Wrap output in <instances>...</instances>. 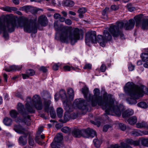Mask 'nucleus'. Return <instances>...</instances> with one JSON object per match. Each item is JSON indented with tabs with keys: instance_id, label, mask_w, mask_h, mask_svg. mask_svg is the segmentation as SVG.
<instances>
[{
	"instance_id": "1",
	"label": "nucleus",
	"mask_w": 148,
	"mask_h": 148,
	"mask_svg": "<svg viewBox=\"0 0 148 148\" xmlns=\"http://www.w3.org/2000/svg\"><path fill=\"white\" fill-rule=\"evenodd\" d=\"M4 20L5 22L0 18V34L3 31V36L6 39L9 38L8 34L6 32H13L16 27L17 28L23 27L24 30L25 32L34 33L37 32L36 23L33 21L28 20L27 19L18 22L17 25L16 21L12 19L9 15H7L5 16Z\"/></svg>"
},
{
	"instance_id": "2",
	"label": "nucleus",
	"mask_w": 148,
	"mask_h": 148,
	"mask_svg": "<svg viewBox=\"0 0 148 148\" xmlns=\"http://www.w3.org/2000/svg\"><path fill=\"white\" fill-rule=\"evenodd\" d=\"M94 95L92 96L89 93V101H90L92 106H95L97 104L102 107L103 109L105 110L106 114L112 115L114 113L117 116H119L121 115V112L117 106L114 105L115 100L112 99V95L105 92L103 95V100L102 97L99 96L100 91L97 88H95L93 90Z\"/></svg>"
},
{
	"instance_id": "3",
	"label": "nucleus",
	"mask_w": 148,
	"mask_h": 148,
	"mask_svg": "<svg viewBox=\"0 0 148 148\" xmlns=\"http://www.w3.org/2000/svg\"><path fill=\"white\" fill-rule=\"evenodd\" d=\"M62 29L66 30L63 32L60 36V39L62 42L68 43L69 40L72 45L77 42V40L83 38V30L77 28H72L71 26H65Z\"/></svg>"
},
{
	"instance_id": "4",
	"label": "nucleus",
	"mask_w": 148,
	"mask_h": 148,
	"mask_svg": "<svg viewBox=\"0 0 148 148\" xmlns=\"http://www.w3.org/2000/svg\"><path fill=\"white\" fill-rule=\"evenodd\" d=\"M146 88L145 86L133 87L130 83H127L124 87V90L130 97L126 99L127 101L130 104H136L137 102L136 99L140 97H143L144 93V90Z\"/></svg>"
},
{
	"instance_id": "5",
	"label": "nucleus",
	"mask_w": 148,
	"mask_h": 148,
	"mask_svg": "<svg viewBox=\"0 0 148 148\" xmlns=\"http://www.w3.org/2000/svg\"><path fill=\"white\" fill-rule=\"evenodd\" d=\"M111 39V36L107 31H104L103 37L101 35H99L98 36L97 39L96 37V32L92 31L88 32L86 34L85 42L88 46L90 45L91 42L94 43H97L98 42L101 46L104 47L106 43Z\"/></svg>"
},
{
	"instance_id": "6",
	"label": "nucleus",
	"mask_w": 148,
	"mask_h": 148,
	"mask_svg": "<svg viewBox=\"0 0 148 148\" xmlns=\"http://www.w3.org/2000/svg\"><path fill=\"white\" fill-rule=\"evenodd\" d=\"M26 103L25 104L27 111L30 113H34L35 110L34 106L38 110H41L43 108L42 103L40 100V98L38 95H35L32 98L28 97L26 99Z\"/></svg>"
},
{
	"instance_id": "7",
	"label": "nucleus",
	"mask_w": 148,
	"mask_h": 148,
	"mask_svg": "<svg viewBox=\"0 0 148 148\" xmlns=\"http://www.w3.org/2000/svg\"><path fill=\"white\" fill-rule=\"evenodd\" d=\"M13 129L17 133L24 135L23 137L21 136L19 138L18 143L21 145H25L27 142V137L29 134L28 128H24L20 125H15Z\"/></svg>"
},
{
	"instance_id": "8",
	"label": "nucleus",
	"mask_w": 148,
	"mask_h": 148,
	"mask_svg": "<svg viewBox=\"0 0 148 148\" xmlns=\"http://www.w3.org/2000/svg\"><path fill=\"white\" fill-rule=\"evenodd\" d=\"M124 27V23L122 22H117L116 25L112 26L109 30L114 38L119 36L121 38H124V35L121 29Z\"/></svg>"
},
{
	"instance_id": "9",
	"label": "nucleus",
	"mask_w": 148,
	"mask_h": 148,
	"mask_svg": "<svg viewBox=\"0 0 148 148\" xmlns=\"http://www.w3.org/2000/svg\"><path fill=\"white\" fill-rule=\"evenodd\" d=\"M137 26H140L141 28L143 30L148 29V19H143V15L140 14L135 16L134 18Z\"/></svg>"
},
{
	"instance_id": "10",
	"label": "nucleus",
	"mask_w": 148,
	"mask_h": 148,
	"mask_svg": "<svg viewBox=\"0 0 148 148\" xmlns=\"http://www.w3.org/2000/svg\"><path fill=\"white\" fill-rule=\"evenodd\" d=\"M63 136L61 133H58L56 137L55 138L53 141L51 145L52 148H64V146L60 143L62 140Z\"/></svg>"
},
{
	"instance_id": "11",
	"label": "nucleus",
	"mask_w": 148,
	"mask_h": 148,
	"mask_svg": "<svg viewBox=\"0 0 148 148\" xmlns=\"http://www.w3.org/2000/svg\"><path fill=\"white\" fill-rule=\"evenodd\" d=\"M84 100L82 99H76L74 102V104L79 109L86 112L88 110L87 106Z\"/></svg>"
},
{
	"instance_id": "12",
	"label": "nucleus",
	"mask_w": 148,
	"mask_h": 148,
	"mask_svg": "<svg viewBox=\"0 0 148 148\" xmlns=\"http://www.w3.org/2000/svg\"><path fill=\"white\" fill-rule=\"evenodd\" d=\"M82 136L83 137L88 138L90 137H93L96 135V132L90 128L81 130Z\"/></svg>"
},
{
	"instance_id": "13",
	"label": "nucleus",
	"mask_w": 148,
	"mask_h": 148,
	"mask_svg": "<svg viewBox=\"0 0 148 148\" xmlns=\"http://www.w3.org/2000/svg\"><path fill=\"white\" fill-rule=\"evenodd\" d=\"M59 94L62 98L63 102L67 105L69 102V100L66 95L65 91L64 90H61L59 92Z\"/></svg>"
},
{
	"instance_id": "14",
	"label": "nucleus",
	"mask_w": 148,
	"mask_h": 148,
	"mask_svg": "<svg viewBox=\"0 0 148 148\" xmlns=\"http://www.w3.org/2000/svg\"><path fill=\"white\" fill-rule=\"evenodd\" d=\"M38 22L41 25L43 26H46L48 23L47 17L43 15H41L38 18Z\"/></svg>"
},
{
	"instance_id": "15",
	"label": "nucleus",
	"mask_w": 148,
	"mask_h": 148,
	"mask_svg": "<svg viewBox=\"0 0 148 148\" xmlns=\"http://www.w3.org/2000/svg\"><path fill=\"white\" fill-rule=\"evenodd\" d=\"M135 24V22L134 20L130 19L128 22L125 23L124 27L126 30L131 29L134 28Z\"/></svg>"
},
{
	"instance_id": "16",
	"label": "nucleus",
	"mask_w": 148,
	"mask_h": 148,
	"mask_svg": "<svg viewBox=\"0 0 148 148\" xmlns=\"http://www.w3.org/2000/svg\"><path fill=\"white\" fill-rule=\"evenodd\" d=\"M44 103L45 104V110L48 113L49 110L50 113L55 112L53 107H51L49 108V106L51 104V101L49 99L47 100H45L44 101Z\"/></svg>"
},
{
	"instance_id": "17",
	"label": "nucleus",
	"mask_w": 148,
	"mask_h": 148,
	"mask_svg": "<svg viewBox=\"0 0 148 148\" xmlns=\"http://www.w3.org/2000/svg\"><path fill=\"white\" fill-rule=\"evenodd\" d=\"M125 142L126 143H124L128 146H130L127 145V144L136 146H138L139 145L140 140H133L131 139H127L125 140ZM123 143H124V142Z\"/></svg>"
},
{
	"instance_id": "18",
	"label": "nucleus",
	"mask_w": 148,
	"mask_h": 148,
	"mask_svg": "<svg viewBox=\"0 0 148 148\" xmlns=\"http://www.w3.org/2000/svg\"><path fill=\"white\" fill-rule=\"evenodd\" d=\"M147 53H144L140 55L143 61L146 62L145 63L143 66L145 68H148V48L147 49Z\"/></svg>"
},
{
	"instance_id": "19",
	"label": "nucleus",
	"mask_w": 148,
	"mask_h": 148,
	"mask_svg": "<svg viewBox=\"0 0 148 148\" xmlns=\"http://www.w3.org/2000/svg\"><path fill=\"white\" fill-rule=\"evenodd\" d=\"M17 109L19 112L23 115L24 116L27 114L26 110L24 106L21 103H18Z\"/></svg>"
},
{
	"instance_id": "20",
	"label": "nucleus",
	"mask_w": 148,
	"mask_h": 148,
	"mask_svg": "<svg viewBox=\"0 0 148 148\" xmlns=\"http://www.w3.org/2000/svg\"><path fill=\"white\" fill-rule=\"evenodd\" d=\"M21 66L13 65L10 66L9 68L4 69V70L7 72H10L16 71H19L22 68Z\"/></svg>"
},
{
	"instance_id": "21",
	"label": "nucleus",
	"mask_w": 148,
	"mask_h": 148,
	"mask_svg": "<svg viewBox=\"0 0 148 148\" xmlns=\"http://www.w3.org/2000/svg\"><path fill=\"white\" fill-rule=\"evenodd\" d=\"M72 135L75 138H79L82 136L81 130L79 129H74L72 132Z\"/></svg>"
},
{
	"instance_id": "22",
	"label": "nucleus",
	"mask_w": 148,
	"mask_h": 148,
	"mask_svg": "<svg viewBox=\"0 0 148 148\" xmlns=\"http://www.w3.org/2000/svg\"><path fill=\"white\" fill-rule=\"evenodd\" d=\"M82 92L84 95V98L89 101L88 88L86 86H84L82 89Z\"/></svg>"
},
{
	"instance_id": "23",
	"label": "nucleus",
	"mask_w": 148,
	"mask_h": 148,
	"mask_svg": "<svg viewBox=\"0 0 148 148\" xmlns=\"http://www.w3.org/2000/svg\"><path fill=\"white\" fill-rule=\"evenodd\" d=\"M134 114V111L132 110H128L124 111L122 114V116L124 118L132 115Z\"/></svg>"
},
{
	"instance_id": "24",
	"label": "nucleus",
	"mask_w": 148,
	"mask_h": 148,
	"mask_svg": "<svg viewBox=\"0 0 148 148\" xmlns=\"http://www.w3.org/2000/svg\"><path fill=\"white\" fill-rule=\"evenodd\" d=\"M67 92L69 95V101L72 100L73 99L74 93L73 90L72 88H69L67 89Z\"/></svg>"
},
{
	"instance_id": "25",
	"label": "nucleus",
	"mask_w": 148,
	"mask_h": 148,
	"mask_svg": "<svg viewBox=\"0 0 148 148\" xmlns=\"http://www.w3.org/2000/svg\"><path fill=\"white\" fill-rule=\"evenodd\" d=\"M86 12V10L85 8H80L77 11V12L79 14V16L81 18H83L84 16L83 14Z\"/></svg>"
},
{
	"instance_id": "26",
	"label": "nucleus",
	"mask_w": 148,
	"mask_h": 148,
	"mask_svg": "<svg viewBox=\"0 0 148 148\" xmlns=\"http://www.w3.org/2000/svg\"><path fill=\"white\" fill-rule=\"evenodd\" d=\"M1 9L4 11L11 12L12 11L16 10V8L15 7H10L9 6H6L2 7Z\"/></svg>"
},
{
	"instance_id": "27",
	"label": "nucleus",
	"mask_w": 148,
	"mask_h": 148,
	"mask_svg": "<svg viewBox=\"0 0 148 148\" xmlns=\"http://www.w3.org/2000/svg\"><path fill=\"white\" fill-rule=\"evenodd\" d=\"M137 119L135 116H133L127 120L128 123L131 125L134 124L136 122Z\"/></svg>"
},
{
	"instance_id": "28",
	"label": "nucleus",
	"mask_w": 148,
	"mask_h": 148,
	"mask_svg": "<svg viewBox=\"0 0 148 148\" xmlns=\"http://www.w3.org/2000/svg\"><path fill=\"white\" fill-rule=\"evenodd\" d=\"M57 115L58 117L59 118H62L63 115V110L60 108H58L56 110Z\"/></svg>"
},
{
	"instance_id": "29",
	"label": "nucleus",
	"mask_w": 148,
	"mask_h": 148,
	"mask_svg": "<svg viewBox=\"0 0 148 148\" xmlns=\"http://www.w3.org/2000/svg\"><path fill=\"white\" fill-rule=\"evenodd\" d=\"M69 113L68 112L65 113L64 116V120L60 119V121L62 123H65L69 121Z\"/></svg>"
},
{
	"instance_id": "30",
	"label": "nucleus",
	"mask_w": 148,
	"mask_h": 148,
	"mask_svg": "<svg viewBox=\"0 0 148 148\" xmlns=\"http://www.w3.org/2000/svg\"><path fill=\"white\" fill-rule=\"evenodd\" d=\"M12 120L11 119L8 118H5L3 121L4 124L7 126L10 125L12 123Z\"/></svg>"
},
{
	"instance_id": "31",
	"label": "nucleus",
	"mask_w": 148,
	"mask_h": 148,
	"mask_svg": "<svg viewBox=\"0 0 148 148\" xmlns=\"http://www.w3.org/2000/svg\"><path fill=\"white\" fill-rule=\"evenodd\" d=\"M146 123L145 122H142L140 123H138L136 124V127L138 128H146Z\"/></svg>"
},
{
	"instance_id": "32",
	"label": "nucleus",
	"mask_w": 148,
	"mask_h": 148,
	"mask_svg": "<svg viewBox=\"0 0 148 148\" xmlns=\"http://www.w3.org/2000/svg\"><path fill=\"white\" fill-rule=\"evenodd\" d=\"M95 146L97 148H99L101 144V142L98 139H94L93 140Z\"/></svg>"
},
{
	"instance_id": "33",
	"label": "nucleus",
	"mask_w": 148,
	"mask_h": 148,
	"mask_svg": "<svg viewBox=\"0 0 148 148\" xmlns=\"http://www.w3.org/2000/svg\"><path fill=\"white\" fill-rule=\"evenodd\" d=\"M64 4L67 6L72 7L74 5V3L72 1L67 0L65 1Z\"/></svg>"
},
{
	"instance_id": "34",
	"label": "nucleus",
	"mask_w": 148,
	"mask_h": 148,
	"mask_svg": "<svg viewBox=\"0 0 148 148\" xmlns=\"http://www.w3.org/2000/svg\"><path fill=\"white\" fill-rule=\"evenodd\" d=\"M137 105L138 107L143 108H146L148 107L147 104L144 102H141L138 103Z\"/></svg>"
},
{
	"instance_id": "35",
	"label": "nucleus",
	"mask_w": 148,
	"mask_h": 148,
	"mask_svg": "<svg viewBox=\"0 0 148 148\" xmlns=\"http://www.w3.org/2000/svg\"><path fill=\"white\" fill-rule=\"evenodd\" d=\"M71 69L73 70H75L76 69H77V68H74L73 66L70 67L68 65L64 66L63 67V69L64 71H70Z\"/></svg>"
},
{
	"instance_id": "36",
	"label": "nucleus",
	"mask_w": 148,
	"mask_h": 148,
	"mask_svg": "<svg viewBox=\"0 0 148 148\" xmlns=\"http://www.w3.org/2000/svg\"><path fill=\"white\" fill-rule=\"evenodd\" d=\"M141 142L143 145L147 147H148V138L143 139Z\"/></svg>"
},
{
	"instance_id": "37",
	"label": "nucleus",
	"mask_w": 148,
	"mask_h": 148,
	"mask_svg": "<svg viewBox=\"0 0 148 148\" xmlns=\"http://www.w3.org/2000/svg\"><path fill=\"white\" fill-rule=\"evenodd\" d=\"M11 116L13 118H16L18 114L17 111L15 110H12L10 112Z\"/></svg>"
},
{
	"instance_id": "38",
	"label": "nucleus",
	"mask_w": 148,
	"mask_h": 148,
	"mask_svg": "<svg viewBox=\"0 0 148 148\" xmlns=\"http://www.w3.org/2000/svg\"><path fill=\"white\" fill-rule=\"evenodd\" d=\"M61 130L62 132L65 133H68L71 132L69 128L67 127H63L61 129Z\"/></svg>"
},
{
	"instance_id": "39",
	"label": "nucleus",
	"mask_w": 148,
	"mask_h": 148,
	"mask_svg": "<svg viewBox=\"0 0 148 148\" xmlns=\"http://www.w3.org/2000/svg\"><path fill=\"white\" fill-rule=\"evenodd\" d=\"M24 122L27 125H29L30 124V116H27L24 119Z\"/></svg>"
},
{
	"instance_id": "40",
	"label": "nucleus",
	"mask_w": 148,
	"mask_h": 148,
	"mask_svg": "<svg viewBox=\"0 0 148 148\" xmlns=\"http://www.w3.org/2000/svg\"><path fill=\"white\" fill-rule=\"evenodd\" d=\"M26 73L28 75L29 77L30 76L34 75L35 74V71L32 69H29L26 71Z\"/></svg>"
},
{
	"instance_id": "41",
	"label": "nucleus",
	"mask_w": 148,
	"mask_h": 148,
	"mask_svg": "<svg viewBox=\"0 0 148 148\" xmlns=\"http://www.w3.org/2000/svg\"><path fill=\"white\" fill-rule=\"evenodd\" d=\"M31 7L29 6H25L22 7V10L25 11L26 12H28L30 10Z\"/></svg>"
},
{
	"instance_id": "42",
	"label": "nucleus",
	"mask_w": 148,
	"mask_h": 148,
	"mask_svg": "<svg viewBox=\"0 0 148 148\" xmlns=\"http://www.w3.org/2000/svg\"><path fill=\"white\" fill-rule=\"evenodd\" d=\"M119 126L121 130L122 131H124L126 129V126L123 123H120L119 124Z\"/></svg>"
},
{
	"instance_id": "43",
	"label": "nucleus",
	"mask_w": 148,
	"mask_h": 148,
	"mask_svg": "<svg viewBox=\"0 0 148 148\" xmlns=\"http://www.w3.org/2000/svg\"><path fill=\"white\" fill-rule=\"evenodd\" d=\"M92 68V65L90 64H85L83 69H90Z\"/></svg>"
},
{
	"instance_id": "44",
	"label": "nucleus",
	"mask_w": 148,
	"mask_h": 148,
	"mask_svg": "<svg viewBox=\"0 0 148 148\" xmlns=\"http://www.w3.org/2000/svg\"><path fill=\"white\" fill-rule=\"evenodd\" d=\"M29 145L32 146L34 145V143L33 139L30 136L29 138Z\"/></svg>"
},
{
	"instance_id": "45",
	"label": "nucleus",
	"mask_w": 148,
	"mask_h": 148,
	"mask_svg": "<svg viewBox=\"0 0 148 148\" xmlns=\"http://www.w3.org/2000/svg\"><path fill=\"white\" fill-rule=\"evenodd\" d=\"M60 65V64L59 63L55 64L53 66V69L55 71H57L58 70L59 66Z\"/></svg>"
},
{
	"instance_id": "46",
	"label": "nucleus",
	"mask_w": 148,
	"mask_h": 148,
	"mask_svg": "<svg viewBox=\"0 0 148 148\" xmlns=\"http://www.w3.org/2000/svg\"><path fill=\"white\" fill-rule=\"evenodd\" d=\"M15 96L21 99H22L23 97L21 93L18 92H16L14 93Z\"/></svg>"
},
{
	"instance_id": "47",
	"label": "nucleus",
	"mask_w": 148,
	"mask_h": 148,
	"mask_svg": "<svg viewBox=\"0 0 148 148\" xmlns=\"http://www.w3.org/2000/svg\"><path fill=\"white\" fill-rule=\"evenodd\" d=\"M36 141L39 144L41 145L42 144V141L40 140L39 136H37L35 138Z\"/></svg>"
},
{
	"instance_id": "48",
	"label": "nucleus",
	"mask_w": 148,
	"mask_h": 148,
	"mask_svg": "<svg viewBox=\"0 0 148 148\" xmlns=\"http://www.w3.org/2000/svg\"><path fill=\"white\" fill-rule=\"evenodd\" d=\"M65 23L68 25H71L72 24L71 21L69 19H67L65 20Z\"/></svg>"
},
{
	"instance_id": "49",
	"label": "nucleus",
	"mask_w": 148,
	"mask_h": 148,
	"mask_svg": "<svg viewBox=\"0 0 148 148\" xmlns=\"http://www.w3.org/2000/svg\"><path fill=\"white\" fill-rule=\"evenodd\" d=\"M110 127V126L109 125H105L103 127V131L105 132H106L108 128Z\"/></svg>"
},
{
	"instance_id": "50",
	"label": "nucleus",
	"mask_w": 148,
	"mask_h": 148,
	"mask_svg": "<svg viewBox=\"0 0 148 148\" xmlns=\"http://www.w3.org/2000/svg\"><path fill=\"white\" fill-rule=\"evenodd\" d=\"M61 16V15L59 14L56 13L54 14L53 17L55 19H57L60 18Z\"/></svg>"
},
{
	"instance_id": "51",
	"label": "nucleus",
	"mask_w": 148,
	"mask_h": 148,
	"mask_svg": "<svg viewBox=\"0 0 148 148\" xmlns=\"http://www.w3.org/2000/svg\"><path fill=\"white\" fill-rule=\"evenodd\" d=\"M106 69V66L104 64L101 65L100 67V70L102 72H104Z\"/></svg>"
},
{
	"instance_id": "52",
	"label": "nucleus",
	"mask_w": 148,
	"mask_h": 148,
	"mask_svg": "<svg viewBox=\"0 0 148 148\" xmlns=\"http://www.w3.org/2000/svg\"><path fill=\"white\" fill-rule=\"evenodd\" d=\"M40 70L42 71L43 72L45 73L47 71V69L45 67L42 66L40 68Z\"/></svg>"
},
{
	"instance_id": "53",
	"label": "nucleus",
	"mask_w": 148,
	"mask_h": 148,
	"mask_svg": "<svg viewBox=\"0 0 148 148\" xmlns=\"http://www.w3.org/2000/svg\"><path fill=\"white\" fill-rule=\"evenodd\" d=\"M111 9L114 10H117L119 8L116 5H113L111 7Z\"/></svg>"
},
{
	"instance_id": "54",
	"label": "nucleus",
	"mask_w": 148,
	"mask_h": 148,
	"mask_svg": "<svg viewBox=\"0 0 148 148\" xmlns=\"http://www.w3.org/2000/svg\"><path fill=\"white\" fill-rule=\"evenodd\" d=\"M134 68V66L131 64H130L128 67V69L130 71H133Z\"/></svg>"
},
{
	"instance_id": "55",
	"label": "nucleus",
	"mask_w": 148,
	"mask_h": 148,
	"mask_svg": "<svg viewBox=\"0 0 148 148\" xmlns=\"http://www.w3.org/2000/svg\"><path fill=\"white\" fill-rule=\"evenodd\" d=\"M109 10V8H106L103 11L102 14L103 16H105L106 15V12L107 11Z\"/></svg>"
},
{
	"instance_id": "56",
	"label": "nucleus",
	"mask_w": 148,
	"mask_h": 148,
	"mask_svg": "<svg viewBox=\"0 0 148 148\" xmlns=\"http://www.w3.org/2000/svg\"><path fill=\"white\" fill-rule=\"evenodd\" d=\"M43 130V127H40L38 129V132H37V133L38 134H40L42 132Z\"/></svg>"
},
{
	"instance_id": "57",
	"label": "nucleus",
	"mask_w": 148,
	"mask_h": 148,
	"mask_svg": "<svg viewBox=\"0 0 148 148\" xmlns=\"http://www.w3.org/2000/svg\"><path fill=\"white\" fill-rule=\"evenodd\" d=\"M22 75L23 78L24 79H27L29 77L27 73L25 74H23Z\"/></svg>"
},
{
	"instance_id": "58",
	"label": "nucleus",
	"mask_w": 148,
	"mask_h": 148,
	"mask_svg": "<svg viewBox=\"0 0 148 148\" xmlns=\"http://www.w3.org/2000/svg\"><path fill=\"white\" fill-rule=\"evenodd\" d=\"M51 117L53 119H54L56 118V114L55 112L50 113Z\"/></svg>"
},
{
	"instance_id": "59",
	"label": "nucleus",
	"mask_w": 148,
	"mask_h": 148,
	"mask_svg": "<svg viewBox=\"0 0 148 148\" xmlns=\"http://www.w3.org/2000/svg\"><path fill=\"white\" fill-rule=\"evenodd\" d=\"M59 21L60 22H64V21L65 22V18L64 17H61V16L60 18H59Z\"/></svg>"
},
{
	"instance_id": "60",
	"label": "nucleus",
	"mask_w": 148,
	"mask_h": 148,
	"mask_svg": "<svg viewBox=\"0 0 148 148\" xmlns=\"http://www.w3.org/2000/svg\"><path fill=\"white\" fill-rule=\"evenodd\" d=\"M50 3L54 5H55L56 4L55 0H51L50 1Z\"/></svg>"
},
{
	"instance_id": "61",
	"label": "nucleus",
	"mask_w": 148,
	"mask_h": 148,
	"mask_svg": "<svg viewBox=\"0 0 148 148\" xmlns=\"http://www.w3.org/2000/svg\"><path fill=\"white\" fill-rule=\"evenodd\" d=\"M69 14H71V15H73V16H75L76 15V14L75 12H73L72 11H69Z\"/></svg>"
},
{
	"instance_id": "62",
	"label": "nucleus",
	"mask_w": 148,
	"mask_h": 148,
	"mask_svg": "<svg viewBox=\"0 0 148 148\" xmlns=\"http://www.w3.org/2000/svg\"><path fill=\"white\" fill-rule=\"evenodd\" d=\"M61 13L63 15V16L64 17H66L67 16V13L66 12L64 11H63Z\"/></svg>"
},
{
	"instance_id": "63",
	"label": "nucleus",
	"mask_w": 148,
	"mask_h": 148,
	"mask_svg": "<svg viewBox=\"0 0 148 148\" xmlns=\"http://www.w3.org/2000/svg\"><path fill=\"white\" fill-rule=\"evenodd\" d=\"M3 77H4L5 81L6 82H7V75L6 73L3 74Z\"/></svg>"
},
{
	"instance_id": "64",
	"label": "nucleus",
	"mask_w": 148,
	"mask_h": 148,
	"mask_svg": "<svg viewBox=\"0 0 148 148\" xmlns=\"http://www.w3.org/2000/svg\"><path fill=\"white\" fill-rule=\"evenodd\" d=\"M127 10L130 12H132L135 10V8L134 7H132L130 8V9H128Z\"/></svg>"
}]
</instances>
